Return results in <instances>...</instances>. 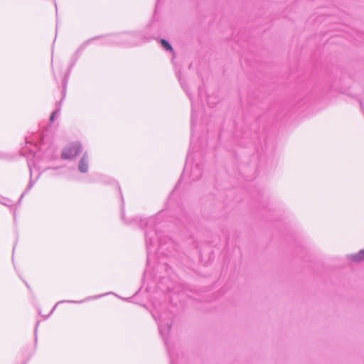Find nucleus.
<instances>
[{"label": "nucleus", "mask_w": 364, "mask_h": 364, "mask_svg": "<svg viewBox=\"0 0 364 364\" xmlns=\"http://www.w3.org/2000/svg\"><path fill=\"white\" fill-rule=\"evenodd\" d=\"M55 112H53L50 117V120H53L54 119Z\"/></svg>", "instance_id": "obj_5"}, {"label": "nucleus", "mask_w": 364, "mask_h": 364, "mask_svg": "<svg viewBox=\"0 0 364 364\" xmlns=\"http://www.w3.org/2000/svg\"><path fill=\"white\" fill-rule=\"evenodd\" d=\"M161 43L166 50H172V47L171 45L164 39L161 40Z\"/></svg>", "instance_id": "obj_4"}, {"label": "nucleus", "mask_w": 364, "mask_h": 364, "mask_svg": "<svg viewBox=\"0 0 364 364\" xmlns=\"http://www.w3.org/2000/svg\"><path fill=\"white\" fill-rule=\"evenodd\" d=\"M81 151V146L78 143L68 145L62 151L61 156L64 159H73Z\"/></svg>", "instance_id": "obj_1"}, {"label": "nucleus", "mask_w": 364, "mask_h": 364, "mask_svg": "<svg viewBox=\"0 0 364 364\" xmlns=\"http://www.w3.org/2000/svg\"><path fill=\"white\" fill-rule=\"evenodd\" d=\"M78 168L80 172L85 173L88 170V156L87 154H84L79 162Z\"/></svg>", "instance_id": "obj_2"}, {"label": "nucleus", "mask_w": 364, "mask_h": 364, "mask_svg": "<svg viewBox=\"0 0 364 364\" xmlns=\"http://www.w3.org/2000/svg\"><path fill=\"white\" fill-rule=\"evenodd\" d=\"M350 259L353 262H359L364 259V250L360 251L358 254L350 256Z\"/></svg>", "instance_id": "obj_3"}]
</instances>
